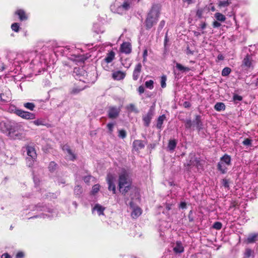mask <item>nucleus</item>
I'll use <instances>...</instances> for the list:
<instances>
[{
    "label": "nucleus",
    "mask_w": 258,
    "mask_h": 258,
    "mask_svg": "<svg viewBox=\"0 0 258 258\" xmlns=\"http://www.w3.org/2000/svg\"><path fill=\"white\" fill-rule=\"evenodd\" d=\"M0 129L4 132L7 133L10 138L14 140H20L24 137V128L22 125L18 123L4 122L0 123Z\"/></svg>",
    "instance_id": "obj_1"
},
{
    "label": "nucleus",
    "mask_w": 258,
    "mask_h": 258,
    "mask_svg": "<svg viewBox=\"0 0 258 258\" xmlns=\"http://www.w3.org/2000/svg\"><path fill=\"white\" fill-rule=\"evenodd\" d=\"M118 186L120 192L124 195L130 189L131 181L126 171H123L119 175Z\"/></svg>",
    "instance_id": "obj_2"
},
{
    "label": "nucleus",
    "mask_w": 258,
    "mask_h": 258,
    "mask_svg": "<svg viewBox=\"0 0 258 258\" xmlns=\"http://www.w3.org/2000/svg\"><path fill=\"white\" fill-rule=\"evenodd\" d=\"M35 209L34 210V211H42V213L39 216H34V218H37L38 217L43 218H50L55 216L57 215V212L56 210L51 207L44 206L41 205H37L35 206Z\"/></svg>",
    "instance_id": "obj_3"
},
{
    "label": "nucleus",
    "mask_w": 258,
    "mask_h": 258,
    "mask_svg": "<svg viewBox=\"0 0 258 258\" xmlns=\"http://www.w3.org/2000/svg\"><path fill=\"white\" fill-rule=\"evenodd\" d=\"M159 15L158 9L155 7H152L146 20V26L148 29H150L157 23Z\"/></svg>",
    "instance_id": "obj_4"
},
{
    "label": "nucleus",
    "mask_w": 258,
    "mask_h": 258,
    "mask_svg": "<svg viewBox=\"0 0 258 258\" xmlns=\"http://www.w3.org/2000/svg\"><path fill=\"white\" fill-rule=\"evenodd\" d=\"M231 164V157L230 156L225 154L221 158L218 163V169L223 174L225 173L227 171V166Z\"/></svg>",
    "instance_id": "obj_5"
},
{
    "label": "nucleus",
    "mask_w": 258,
    "mask_h": 258,
    "mask_svg": "<svg viewBox=\"0 0 258 258\" xmlns=\"http://www.w3.org/2000/svg\"><path fill=\"white\" fill-rule=\"evenodd\" d=\"M114 58L115 52L114 51H110L109 52H108L105 57L102 61L101 65L103 67V68L105 70H108L109 69L108 64L111 62L114 59Z\"/></svg>",
    "instance_id": "obj_6"
},
{
    "label": "nucleus",
    "mask_w": 258,
    "mask_h": 258,
    "mask_svg": "<svg viewBox=\"0 0 258 258\" xmlns=\"http://www.w3.org/2000/svg\"><path fill=\"white\" fill-rule=\"evenodd\" d=\"M15 113L18 116L26 120H32L35 118V114L21 109H16Z\"/></svg>",
    "instance_id": "obj_7"
},
{
    "label": "nucleus",
    "mask_w": 258,
    "mask_h": 258,
    "mask_svg": "<svg viewBox=\"0 0 258 258\" xmlns=\"http://www.w3.org/2000/svg\"><path fill=\"white\" fill-rule=\"evenodd\" d=\"M73 75L76 80L85 82L84 77L87 75V73L83 68H75Z\"/></svg>",
    "instance_id": "obj_8"
},
{
    "label": "nucleus",
    "mask_w": 258,
    "mask_h": 258,
    "mask_svg": "<svg viewBox=\"0 0 258 258\" xmlns=\"http://www.w3.org/2000/svg\"><path fill=\"white\" fill-rule=\"evenodd\" d=\"M106 180L108 184V189L112 190L113 194L115 193L116 187L114 184L116 180V176L114 174L108 173L106 177Z\"/></svg>",
    "instance_id": "obj_9"
},
{
    "label": "nucleus",
    "mask_w": 258,
    "mask_h": 258,
    "mask_svg": "<svg viewBox=\"0 0 258 258\" xmlns=\"http://www.w3.org/2000/svg\"><path fill=\"white\" fill-rule=\"evenodd\" d=\"M106 208L99 204H96L92 208V212L94 215H97L99 217H105L104 211Z\"/></svg>",
    "instance_id": "obj_10"
},
{
    "label": "nucleus",
    "mask_w": 258,
    "mask_h": 258,
    "mask_svg": "<svg viewBox=\"0 0 258 258\" xmlns=\"http://www.w3.org/2000/svg\"><path fill=\"white\" fill-rule=\"evenodd\" d=\"M254 66V61L252 57L249 55H247L243 59L241 67L245 68L246 69L253 68Z\"/></svg>",
    "instance_id": "obj_11"
},
{
    "label": "nucleus",
    "mask_w": 258,
    "mask_h": 258,
    "mask_svg": "<svg viewBox=\"0 0 258 258\" xmlns=\"http://www.w3.org/2000/svg\"><path fill=\"white\" fill-rule=\"evenodd\" d=\"M120 111L119 107L110 106L108 110V117L111 119L115 118L118 116Z\"/></svg>",
    "instance_id": "obj_12"
},
{
    "label": "nucleus",
    "mask_w": 258,
    "mask_h": 258,
    "mask_svg": "<svg viewBox=\"0 0 258 258\" xmlns=\"http://www.w3.org/2000/svg\"><path fill=\"white\" fill-rule=\"evenodd\" d=\"M130 205L132 210L131 213L132 217L135 219L138 218L142 213L141 209L138 206H135L133 202H131Z\"/></svg>",
    "instance_id": "obj_13"
},
{
    "label": "nucleus",
    "mask_w": 258,
    "mask_h": 258,
    "mask_svg": "<svg viewBox=\"0 0 258 258\" xmlns=\"http://www.w3.org/2000/svg\"><path fill=\"white\" fill-rule=\"evenodd\" d=\"M15 15L18 16L21 21H26L28 18V16L25 11L22 9H18L15 12Z\"/></svg>",
    "instance_id": "obj_14"
},
{
    "label": "nucleus",
    "mask_w": 258,
    "mask_h": 258,
    "mask_svg": "<svg viewBox=\"0 0 258 258\" xmlns=\"http://www.w3.org/2000/svg\"><path fill=\"white\" fill-rule=\"evenodd\" d=\"M141 70L142 64L141 63H139L136 66L133 72V79L134 80L136 81L139 79L141 74Z\"/></svg>",
    "instance_id": "obj_15"
},
{
    "label": "nucleus",
    "mask_w": 258,
    "mask_h": 258,
    "mask_svg": "<svg viewBox=\"0 0 258 258\" xmlns=\"http://www.w3.org/2000/svg\"><path fill=\"white\" fill-rule=\"evenodd\" d=\"M112 76L114 80L119 81L124 78L125 73L120 71H114L112 73Z\"/></svg>",
    "instance_id": "obj_16"
},
{
    "label": "nucleus",
    "mask_w": 258,
    "mask_h": 258,
    "mask_svg": "<svg viewBox=\"0 0 258 258\" xmlns=\"http://www.w3.org/2000/svg\"><path fill=\"white\" fill-rule=\"evenodd\" d=\"M132 50L131 45L129 42H123L120 46V51L126 54L130 53Z\"/></svg>",
    "instance_id": "obj_17"
},
{
    "label": "nucleus",
    "mask_w": 258,
    "mask_h": 258,
    "mask_svg": "<svg viewBox=\"0 0 258 258\" xmlns=\"http://www.w3.org/2000/svg\"><path fill=\"white\" fill-rule=\"evenodd\" d=\"M26 150L28 157L33 159H36L37 155L34 147L30 146H28L26 147Z\"/></svg>",
    "instance_id": "obj_18"
},
{
    "label": "nucleus",
    "mask_w": 258,
    "mask_h": 258,
    "mask_svg": "<svg viewBox=\"0 0 258 258\" xmlns=\"http://www.w3.org/2000/svg\"><path fill=\"white\" fill-rule=\"evenodd\" d=\"M173 251L176 253H180L183 252L184 247L180 241H177L173 246Z\"/></svg>",
    "instance_id": "obj_19"
},
{
    "label": "nucleus",
    "mask_w": 258,
    "mask_h": 258,
    "mask_svg": "<svg viewBox=\"0 0 258 258\" xmlns=\"http://www.w3.org/2000/svg\"><path fill=\"white\" fill-rule=\"evenodd\" d=\"M145 145L143 142L141 140H137L134 141L133 142V148L134 150L138 151L144 148Z\"/></svg>",
    "instance_id": "obj_20"
},
{
    "label": "nucleus",
    "mask_w": 258,
    "mask_h": 258,
    "mask_svg": "<svg viewBox=\"0 0 258 258\" xmlns=\"http://www.w3.org/2000/svg\"><path fill=\"white\" fill-rule=\"evenodd\" d=\"M62 150L64 152H66L68 154V158L71 160H73L75 159V154L72 152L69 148V146L67 145H64L62 147Z\"/></svg>",
    "instance_id": "obj_21"
},
{
    "label": "nucleus",
    "mask_w": 258,
    "mask_h": 258,
    "mask_svg": "<svg viewBox=\"0 0 258 258\" xmlns=\"http://www.w3.org/2000/svg\"><path fill=\"white\" fill-rule=\"evenodd\" d=\"M258 240V233H252L249 234L247 239L246 242L247 243H252L255 242Z\"/></svg>",
    "instance_id": "obj_22"
},
{
    "label": "nucleus",
    "mask_w": 258,
    "mask_h": 258,
    "mask_svg": "<svg viewBox=\"0 0 258 258\" xmlns=\"http://www.w3.org/2000/svg\"><path fill=\"white\" fill-rule=\"evenodd\" d=\"M194 125H195V126L198 130H200V129H201L202 128L203 123L201 121L200 115H196V118H195V120L194 121Z\"/></svg>",
    "instance_id": "obj_23"
},
{
    "label": "nucleus",
    "mask_w": 258,
    "mask_h": 258,
    "mask_svg": "<svg viewBox=\"0 0 258 258\" xmlns=\"http://www.w3.org/2000/svg\"><path fill=\"white\" fill-rule=\"evenodd\" d=\"M177 145V142L175 140H170L168 145V148L169 151L172 152L174 151Z\"/></svg>",
    "instance_id": "obj_24"
},
{
    "label": "nucleus",
    "mask_w": 258,
    "mask_h": 258,
    "mask_svg": "<svg viewBox=\"0 0 258 258\" xmlns=\"http://www.w3.org/2000/svg\"><path fill=\"white\" fill-rule=\"evenodd\" d=\"M214 108L218 111L224 110L225 109V105L223 103L218 102L215 105Z\"/></svg>",
    "instance_id": "obj_25"
},
{
    "label": "nucleus",
    "mask_w": 258,
    "mask_h": 258,
    "mask_svg": "<svg viewBox=\"0 0 258 258\" xmlns=\"http://www.w3.org/2000/svg\"><path fill=\"white\" fill-rule=\"evenodd\" d=\"M215 18L217 21L220 22H224L226 20L225 16L220 13H216L214 15Z\"/></svg>",
    "instance_id": "obj_26"
},
{
    "label": "nucleus",
    "mask_w": 258,
    "mask_h": 258,
    "mask_svg": "<svg viewBox=\"0 0 258 258\" xmlns=\"http://www.w3.org/2000/svg\"><path fill=\"white\" fill-rule=\"evenodd\" d=\"M8 95L5 96L4 94H0V98L2 101L4 102H9L11 100V97H10V93L9 91H8Z\"/></svg>",
    "instance_id": "obj_27"
},
{
    "label": "nucleus",
    "mask_w": 258,
    "mask_h": 258,
    "mask_svg": "<svg viewBox=\"0 0 258 258\" xmlns=\"http://www.w3.org/2000/svg\"><path fill=\"white\" fill-rule=\"evenodd\" d=\"M130 4L131 0H127L124 1L123 3L120 6L121 7V8H122V10H124V12H125L130 8Z\"/></svg>",
    "instance_id": "obj_28"
},
{
    "label": "nucleus",
    "mask_w": 258,
    "mask_h": 258,
    "mask_svg": "<svg viewBox=\"0 0 258 258\" xmlns=\"http://www.w3.org/2000/svg\"><path fill=\"white\" fill-rule=\"evenodd\" d=\"M165 118V116L164 115H162L160 116L157 120V127L158 128H161L162 127V125L163 124V122Z\"/></svg>",
    "instance_id": "obj_29"
},
{
    "label": "nucleus",
    "mask_w": 258,
    "mask_h": 258,
    "mask_svg": "<svg viewBox=\"0 0 258 258\" xmlns=\"http://www.w3.org/2000/svg\"><path fill=\"white\" fill-rule=\"evenodd\" d=\"M23 105L26 108H27L31 111H33L34 109V108L35 107V104L34 103H31V102L25 103H24Z\"/></svg>",
    "instance_id": "obj_30"
},
{
    "label": "nucleus",
    "mask_w": 258,
    "mask_h": 258,
    "mask_svg": "<svg viewBox=\"0 0 258 258\" xmlns=\"http://www.w3.org/2000/svg\"><path fill=\"white\" fill-rule=\"evenodd\" d=\"M231 4V2L229 0L225 1H219L218 2V6L220 8L226 7Z\"/></svg>",
    "instance_id": "obj_31"
},
{
    "label": "nucleus",
    "mask_w": 258,
    "mask_h": 258,
    "mask_svg": "<svg viewBox=\"0 0 258 258\" xmlns=\"http://www.w3.org/2000/svg\"><path fill=\"white\" fill-rule=\"evenodd\" d=\"M33 123L37 126L45 125V121L42 118L37 119L33 121Z\"/></svg>",
    "instance_id": "obj_32"
},
{
    "label": "nucleus",
    "mask_w": 258,
    "mask_h": 258,
    "mask_svg": "<svg viewBox=\"0 0 258 258\" xmlns=\"http://www.w3.org/2000/svg\"><path fill=\"white\" fill-rule=\"evenodd\" d=\"M93 30L97 33L99 34L100 33H103L104 32V30L99 27L98 24H94L93 27Z\"/></svg>",
    "instance_id": "obj_33"
},
{
    "label": "nucleus",
    "mask_w": 258,
    "mask_h": 258,
    "mask_svg": "<svg viewBox=\"0 0 258 258\" xmlns=\"http://www.w3.org/2000/svg\"><path fill=\"white\" fill-rule=\"evenodd\" d=\"M93 30L97 33L99 34L100 33H103L104 32V30L99 27L98 24H94L93 27Z\"/></svg>",
    "instance_id": "obj_34"
},
{
    "label": "nucleus",
    "mask_w": 258,
    "mask_h": 258,
    "mask_svg": "<svg viewBox=\"0 0 258 258\" xmlns=\"http://www.w3.org/2000/svg\"><path fill=\"white\" fill-rule=\"evenodd\" d=\"M93 30L97 33L99 34L100 33H103L104 32V30L99 27L98 24H94L93 27Z\"/></svg>",
    "instance_id": "obj_35"
},
{
    "label": "nucleus",
    "mask_w": 258,
    "mask_h": 258,
    "mask_svg": "<svg viewBox=\"0 0 258 258\" xmlns=\"http://www.w3.org/2000/svg\"><path fill=\"white\" fill-rule=\"evenodd\" d=\"M176 67L177 69H178L179 71H189L190 70V69L187 67H185L182 66L181 64L179 63H177L176 64Z\"/></svg>",
    "instance_id": "obj_36"
},
{
    "label": "nucleus",
    "mask_w": 258,
    "mask_h": 258,
    "mask_svg": "<svg viewBox=\"0 0 258 258\" xmlns=\"http://www.w3.org/2000/svg\"><path fill=\"white\" fill-rule=\"evenodd\" d=\"M231 69L228 67L224 68L222 71V75L223 76H227L231 72Z\"/></svg>",
    "instance_id": "obj_37"
},
{
    "label": "nucleus",
    "mask_w": 258,
    "mask_h": 258,
    "mask_svg": "<svg viewBox=\"0 0 258 258\" xmlns=\"http://www.w3.org/2000/svg\"><path fill=\"white\" fill-rule=\"evenodd\" d=\"M145 86L147 88L152 89L154 88V82L152 80L147 81L145 82Z\"/></svg>",
    "instance_id": "obj_38"
},
{
    "label": "nucleus",
    "mask_w": 258,
    "mask_h": 258,
    "mask_svg": "<svg viewBox=\"0 0 258 258\" xmlns=\"http://www.w3.org/2000/svg\"><path fill=\"white\" fill-rule=\"evenodd\" d=\"M20 25L18 23H14L12 24L11 28L13 31L18 32L19 31Z\"/></svg>",
    "instance_id": "obj_39"
},
{
    "label": "nucleus",
    "mask_w": 258,
    "mask_h": 258,
    "mask_svg": "<svg viewBox=\"0 0 258 258\" xmlns=\"http://www.w3.org/2000/svg\"><path fill=\"white\" fill-rule=\"evenodd\" d=\"M74 192H75V194H76V195H80L82 192V188L81 186H80L79 185H77L75 187Z\"/></svg>",
    "instance_id": "obj_40"
},
{
    "label": "nucleus",
    "mask_w": 258,
    "mask_h": 258,
    "mask_svg": "<svg viewBox=\"0 0 258 258\" xmlns=\"http://www.w3.org/2000/svg\"><path fill=\"white\" fill-rule=\"evenodd\" d=\"M185 126L186 128H191L194 126V124L191 120L188 119L185 121Z\"/></svg>",
    "instance_id": "obj_41"
},
{
    "label": "nucleus",
    "mask_w": 258,
    "mask_h": 258,
    "mask_svg": "<svg viewBox=\"0 0 258 258\" xmlns=\"http://www.w3.org/2000/svg\"><path fill=\"white\" fill-rule=\"evenodd\" d=\"M35 159L27 157L26 159L27 164L28 166L31 167L33 165Z\"/></svg>",
    "instance_id": "obj_42"
},
{
    "label": "nucleus",
    "mask_w": 258,
    "mask_h": 258,
    "mask_svg": "<svg viewBox=\"0 0 258 258\" xmlns=\"http://www.w3.org/2000/svg\"><path fill=\"white\" fill-rule=\"evenodd\" d=\"M166 77L165 76H163L161 79V86L162 88H165L166 87Z\"/></svg>",
    "instance_id": "obj_43"
},
{
    "label": "nucleus",
    "mask_w": 258,
    "mask_h": 258,
    "mask_svg": "<svg viewBox=\"0 0 258 258\" xmlns=\"http://www.w3.org/2000/svg\"><path fill=\"white\" fill-rule=\"evenodd\" d=\"M56 167V164L54 162H51L48 166L50 171H53Z\"/></svg>",
    "instance_id": "obj_44"
},
{
    "label": "nucleus",
    "mask_w": 258,
    "mask_h": 258,
    "mask_svg": "<svg viewBox=\"0 0 258 258\" xmlns=\"http://www.w3.org/2000/svg\"><path fill=\"white\" fill-rule=\"evenodd\" d=\"M213 227L216 229L219 230L222 228V224L219 222H216L213 224Z\"/></svg>",
    "instance_id": "obj_45"
},
{
    "label": "nucleus",
    "mask_w": 258,
    "mask_h": 258,
    "mask_svg": "<svg viewBox=\"0 0 258 258\" xmlns=\"http://www.w3.org/2000/svg\"><path fill=\"white\" fill-rule=\"evenodd\" d=\"M253 252V251L251 250L250 249L247 248L246 249L245 252V258H248L250 256L252 253Z\"/></svg>",
    "instance_id": "obj_46"
},
{
    "label": "nucleus",
    "mask_w": 258,
    "mask_h": 258,
    "mask_svg": "<svg viewBox=\"0 0 258 258\" xmlns=\"http://www.w3.org/2000/svg\"><path fill=\"white\" fill-rule=\"evenodd\" d=\"M114 126V124L113 123H109L107 124V127L109 130V132L110 134L113 132V129Z\"/></svg>",
    "instance_id": "obj_47"
},
{
    "label": "nucleus",
    "mask_w": 258,
    "mask_h": 258,
    "mask_svg": "<svg viewBox=\"0 0 258 258\" xmlns=\"http://www.w3.org/2000/svg\"><path fill=\"white\" fill-rule=\"evenodd\" d=\"M114 12H115L117 14H122L125 12L124 11V10H122V8H121V6L120 5V6H118L116 10H115V11H114Z\"/></svg>",
    "instance_id": "obj_48"
},
{
    "label": "nucleus",
    "mask_w": 258,
    "mask_h": 258,
    "mask_svg": "<svg viewBox=\"0 0 258 258\" xmlns=\"http://www.w3.org/2000/svg\"><path fill=\"white\" fill-rule=\"evenodd\" d=\"M242 144L245 146H250L251 144V140L248 138L245 139Z\"/></svg>",
    "instance_id": "obj_49"
},
{
    "label": "nucleus",
    "mask_w": 258,
    "mask_h": 258,
    "mask_svg": "<svg viewBox=\"0 0 258 258\" xmlns=\"http://www.w3.org/2000/svg\"><path fill=\"white\" fill-rule=\"evenodd\" d=\"M99 190V185L98 184H96L94 185L92 187V192L93 194L97 193Z\"/></svg>",
    "instance_id": "obj_50"
},
{
    "label": "nucleus",
    "mask_w": 258,
    "mask_h": 258,
    "mask_svg": "<svg viewBox=\"0 0 258 258\" xmlns=\"http://www.w3.org/2000/svg\"><path fill=\"white\" fill-rule=\"evenodd\" d=\"M119 137L121 138L122 139L126 137V132L124 130H119Z\"/></svg>",
    "instance_id": "obj_51"
},
{
    "label": "nucleus",
    "mask_w": 258,
    "mask_h": 258,
    "mask_svg": "<svg viewBox=\"0 0 258 258\" xmlns=\"http://www.w3.org/2000/svg\"><path fill=\"white\" fill-rule=\"evenodd\" d=\"M144 121L146 126H148L150 122V118L149 116H147L144 117Z\"/></svg>",
    "instance_id": "obj_52"
},
{
    "label": "nucleus",
    "mask_w": 258,
    "mask_h": 258,
    "mask_svg": "<svg viewBox=\"0 0 258 258\" xmlns=\"http://www.w3.org/2000/svg\"><path fill=\"white\" fill-rule=\"evenodd\" d=\"M242 99V97L241 96H239L238 95H234L233 96V100L235 101H241Z\"/></svg>",
    "instance_id": "obj_53"
},
{
    "label": "nucleus",
    "mask_w": 258,
    "mask_h": 258,
    "mask_svg": "<svg viewBox=\"0 0 258 258\" xmlns=\"http://www.w3.org/2000/svg\"><path fill=\"white\" fill-rule=\"evenodd\" d=\"M222 185L225 187H228L229 186V182H228V180L226 179H223L222 180Z\"/></svg>",
    "instance_id": "obj_54"
},
{
    "label": "nucleus",
    "mask_w": 258,
    "mask_h": 258,
    "mask_svg": "<svg viewBox=\"0 0 258 258\" xmlns=\"http://www.w3.org/2000/svg\"><path fill=\"white\" fill-rule=\"evenodd\" d=\"M24 256V253L22 251H19L16 254V258H23Z\"/></svg>",
    "instance_id": "obj_55"
},
{
    "label": "nucleus",
    "mask_w": 258,
    "mask_h": 258,
    "mask_svg": "<svg viewBox=\"0 0 258 258\" xmlns=\"http://www.w3.org/2000/svg\"><path fill=\"white\" fill-rule=\"evenodd\" d=\"M213 26L214 28H218L221 26V24L217 21H214L213 23Z\"/></svg>",
    "instance_id": "obj_56"
},
{
    "label": "nucleus",
    "mask_w": 258,
    "mask_h": 258,
    "mask_svg": "<svg viewBox=\"0 0 258 258\" xmlns=\"http://www.w3.org/2000/svg\"><path fill=\"white\" fill-rule=\"evenodd\" d=\"M148 55V51L147 49L144 50L143 52V61H145L146 59V57Z\"/></svg>",
    "instance_id": "obj_57"
},
{
    "label": "nucleus",
    "mask_w": 258,
    "mask_h": 258,
    "mask_svg": "<svg viewBox=\"0 0 258 258\" xmlns=\"http://www.w3.org/2000/svg\"><path fill=\"white\" fill-rule=\"evenodd\" d=\"M138 91L140 94H142L144 92V88L143 86H140L139 87Z\"/></svg>",
    "instance_id": "obj_58"
},
{
    "label": "nucleus",
    "mask_w": 258,
    "mask_h": 258,
    "mask_svg": "<svg viewBox=\"0 0 258 258\" xmlns=\"http://www.w3.org/2000/svg\"><path fill=\"white\" fill-rule=\"evenodd\" d=\"M1 258H11V256L7 253H5L1 256Z\"/></svg>",
    "instance_id": "obj_59"
},
{
    "label": "nucleus",
    "mask_w": 258,
    "mask_h": 258,
    "mask_svg": "<svg viewBox=\"0 0 258 258\" xmlns=\"http://www.w3.org/2000/svg\"><path fill=\"white\" fill-rule=\"evenodd\" d=\"M186 207V204L185 202H181L180 204V208L183 209H185Z\"/></svg>",
    "instance_id": "obj_60"
},
{
    "label": "nucleus",
    "mask_w": 258,
    "mask_h": 258,
    "mask_svg": "<svg viewBox=\"0 0 258 258\" xmlns=\"http://www.w3.org/2000/svg\"><path fill=\"white\" fill-rule=\"evenodd\" d=\"M206 25L205 22H203L200 24V27L202 29H204L206 27Z\"/></svg>",
    "instance_id": "obj_61"
},
{
    "label": "nucleus",
    "mask_w": 258,
    "mask_h": 258,
    "mask_svg": "<svg viewBox=\"0 0 258 258\" xmlns=\"http://www.w3.org/2000/svg\"><path fill=\"white\" fill-rule=\"evenodd\" d=\"M90 178H91V176H86L84 177V181L87 183L89 181V180H90Z\"/></svg>",
    "instance_id": "obj_62"
},
{
    "label": "nucleus",
    "mask_w": 258,
    "mask_h": 258,
    "mask_svg": "<svg viewBox=\"0 0 258 258\" xmlns=\"http://www.w3.org/2000/svg\"><path fill=\"white\" fill-rule=\"evenodd\" d=\"M186 53L187 54H192L193 52L191 50H190L189 48H187L186 50Z\"/></svg>",
    "instance_id": "obj_63"
},
{
    "label": "nucleus",
    "mask_w": 258,
    "mask_h": 258,
    "mask_svg": "<svg viewBox=\"0 0 258 258\" xmlns=\"http://www.w3.org/2000/svg\"><path fill=\"white\" fill-rule=\"evenodd\" d=\"M183 2H186L188 4H190L193 2L192 0H182Z\"/></svg>",
    "instance_id": "obj_64"
}]
</instances>
